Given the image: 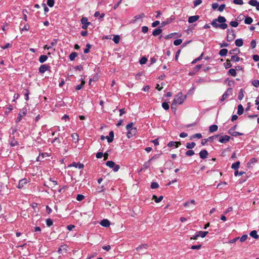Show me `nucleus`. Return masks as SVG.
<instances>
[{"label": "nucleus", "mask_w": 259, "mask_h": 259, "mask_svg": "<svg viewBox=\"0 0 259 259\" xmlns=\"http://www.w3.org/2000/svg\"><path fill=\"white\" fill-rule=\"evenodd\" d=\"M226 21L225 17L219 16L218 18L212 20L211 25L215 28H220L224 30L228 27V25L226 23Z\"/></svg>", "instance_id": "obj_1"}, {"label": "nucleus", "mask_w": 259, "mask_h": 259, "mask_svg": "<svg viewBox=\"0 0 259 259\" xmlns=\"http://www.w3.org/2000/svg\"><path fill=\"white\" fill-rule=\"evenodd\" d=\"M186 98V96L183 95L182 93H179L177 95L175 96L173 102L177 105L182 104Z\"/></svg>", "instance_id": "obj_2"}, {"label": "nucleus", "mask_w": 259, "mask_h": 259, "mask_svg": "<svg viewBox=\"0 0 259 259\" xmlns=\"http://www.w3.org/2000/svg\"><path fill=\"white\" fill-rule=\"evenodd\" d=\"M26 113L27 109L26 108L21 109L18 113V115L16 120V122L17 123L19 122L22 120V118L26 115Z\"/></svg>", "instance_id": "obj_3"}, {"label": "nucleus", "mask_w": 259, "mask_h": 259, "mask_svg": "<svg viewBox=\"0 0 259 259\" xmlns=\"http://www.w3.org/2000/svg\"><path fill=\"white\" fill-rule=\"evenodd\" d=\"M106 164L109 167L113 168L114 172L117 171L120 168L119 165L116 164L115 162L112 161H107Z\"/></svg>", "instance_id": "obj_4"}, {"label": "nucleus", "mask_w": 259, "mask_h": 259, "mask_svg": "<svg viewBox=\"0 0 259 259\" xmlns=\"http://www.w3.org/2000/svg\"><path fill=\"white\" fill-rule=\"evenodd\" d=\"M236 35L233 29L228 30V34L227 36V40L228 41H231L235 39Z\"/></svg>", "instance_id": "obj_5"}, {"label": "nucleus", "mask_w": 259, "mask_h": 259, "mask_svg": "<svg viewBox=\"0 0 259 259\" xmlns=\"http://www.w3.org/2000/svg\"><path fill=\"white\" fill-rule=\"evenodd\" d=\"M81 22L82 24V28L83 29H87V28L91 23L90 22L88 21V18L86 17H83L81 19Z\"/></svg>", "instance_id": "obj_6"}, {"label": "nucleus", "mask_w": 259, "mask_h": 259, "mask_svg": "<svg viewBox=\"0 0 259 259\" xmlns=\"http://www.w3.org/2000/svg\"><path fill=\"white\" fill-rule=\"evenodd\" d=\"M127 137L128 138H131L136 135L137 133V128L134 127V128H131L127 130Z\"/></svg>", "instance_id": "obj_7"}, {"label": "nucleus", "mask_w": 259, "mask_h": 259, "mask_svg": "<svg viewBox=\"0 0 259 259\" xmlns=\"http://www.w3.org/2000/svg\"><path fill=\"white\" fill-rule=\"evenodd\" d=\"M230 139V137L227 135L221 136L219 139V141L221 143H226Z\"/></svg>", "instance_id": "obj_8"}, {"label": "nucleus", "mask_w": 259, "mask_h": 259, "mask_svg": "<svg viewBox=\"0 0 259 259\" xmlns=\"http://www.w3.org/2000/svg\"><path fill=\"white\" fill-rule=\"evenodd\" d=\"M50 68V66L46 64L42 65L39 68V72L41 73H44L46 71L49 70Z\"/></svg>", "instance_id": "obj_9"}, {"label": "nucleus", "mask_w": 259, "mask_h": 259, "mask_svg": "<svg viewBox=\"0 0 259 259\" xmlns=\"http://www.w3.org/2000/svg\"><path fill=\"white\" fill-rule=\"evenodd\" d=\"M68 249V246L66 245H62L60 246V247L58 250V252L59 253H62L64 252H67Z\"/></svg>", "instance_id": "obj_10"}, {"label": "nucleus", "mask_w": 259, "mask_h": 259, "mask_svg": "<svg viewBox=\"0 0 259 259\" xmlns=\"http://www.w3.org/2000/svg\"><path fill=\"white\" fill-rule=\"evenodd\" d=\"M28 182V181L26 179H23L20 180L19 184H18V187L20 189L24 187V186L25 185L27 184Z\"/></svg>", "instance_id": "obj_11"}, {"label": "nucleus", "mask_w": 259, "mask_h": 259, "mask_svg": "<svg viewBox=\"0 0 259 259\" xmlns=\"http://www.w3.org/2000/svg\"><path fill=\"white\" fill-rule=\"evenodd\" d=\"M199 18V16L198 15H195L189 17L188 18V22L189 23H192L197 21Z\"/></svg>", "instance_id": "obj_12"}, {"label": "nucleus", "mask_w": 259, "mask_h": 259, "mask_svg": "<svg viewBox=\"0 0 259 259\" xmlns=\"http://www.w3.org/2000/svg\"><path fill=\"white\" fill-rule=\"evenodd\" d=\"M229 134L230 135H231V136H234V137H237L238 136H240V135H243L242 133L234 131V129H232V128H231L229 130Z\"/></svg>", "instance_id": "obj_13"}, {"label": "nucleus", "mask_w": 259, "mask_h": 259, "mask_svg": "<svg viewBox=\"0 0 259 259\" xmlns=\"http://www.w3.org/2000/svg\"><path fill=\"white\" fill-rule=\"evenodd\" d=\"M208 155V152L206 150H202L199 152V156L201 158L205 159Z\"/></svg>", "instance_id": "obj_14"}, {"label": "nucleus", "mask_w": 259, "mask_h": 259, "mask_svg": "<svg viewBox=\"0 0 259 259\" xmlns=\"http://www.w3.org/2000/svg\"><path fill=\"white\" fill-rule=\"evenodd\" d=\"M114 138V132L110 131L108 136L106 137V139L107 140L108 143H111L113 141Z\"/></svg>", "instance_id": "obj_15"}, {"label": "nucleus", "mask_w": 259, "mask_h": 259, "mask_svg": "<svg viewBox=\"0 0 259 259\" xmlns=\"http://www.w3.org/2000/svg\"><path fill=\"white\" fill-rule=\"evenodd\" d=\"M147 247V244H143L139 246L138 247H137L136 250L139 252L140 253H143L144 251L143 250H146Z\"/></svg>", "instance_id": "obj_16"}, {"label": "nucleus", "mask_w": 259, "mask_h": 259, "mask_svg": "<svg viewBox=\"0 0 259 259\" xmlns=\"http://www.w3.org/2000/svg\"><path fill=\"white\" fill-rule=\"evenodd\" d=\"M100 225L103 227H108L110 226V223L108 220L104 219L101 222Z\"/></svg>", "instance_id": "obj_17"}, {"label": "nucleus", "mask_w": 259, "mask_h": 259, "mask_svg": "<svg viewBox=\"0 0 259 259\" xmlns=\"http://www.w3.org/2000/svg\"><path fill=\"white\" fill-rule=\"evenodd\" d=\"M69 166H73L76 168H78L79 169L83 168L84 167V165L82 163H78L76 162H73L71 164L69 165Z\"/></svg>", "instance_id": "obj_18"}, {"label": "nucleus", "mask_w": 259, "mask_h": 259, "mask_svg": "<svg viewBox=\"0 0 259 259\" xmlns=\"http://www.w3.org/2000/svg\"><path fill=\"white\" fill-rule=\"evenodd\" d=\"M181 145V143L180 142H170L168 144L167 146L169 147H171L173 146H175V147L177 148L179 147V145Z\"/></svg>", "instance_id": "obj_19"}, {"label": "nucleus", "mask_w": 259, "mask_h": 259, "mask_svg": "<svg viewBox=\"0 0 259 259\" xmlns=\"http://www.w3.org/2000/svg\"><path fill=\"white\" fill-rule=\"evenodd\" d=\"M161 32H162V29H160V28H158L155 29L153 31L152 34L154 36H156L159 35Z\"/></svg>", "instance_id": "obj_20"}, {"label": "nucleus", "mask_w": 259, "mask_h": 259, "mask_svg": "<svg viewBox=\"0 0 259 259\" xmlns=\"http://www.w3.org/2000/svg\"><path fill=\"white\" fill-rule=\"evenodd\" d=\"M228 53V50L226 49H222L219 52V55L222 57L226 56Z\"/></svg>", "instance_id": "obj_21"}, {"label": "nucleus", "mask_w": 259, "mask_h": 259, "mask_svg": "<svg viewBox=\"0 0 259 259\" xmlns=\"http://www.w3.org/2000/svg\"><path fill=\"white\" fill-rule=\"evenodd\" d=\"M218 127L217 125L213 124L209 126V131L210 133H213L218 130Z\"/></svg>", "instance_id": "obj_22"}, {"label": "nucleus", "mask_w": 259, "mask_h": 259, "mask_svg": "<svg viewBox=\"0 0 259 259\" xmlns=\"http://www.w3.org/2000/svg\"><path fill=\"white\" fill-rule=\"evenodd\" d=\"M250 235L255 239H257L259 238L258 235L257 234V232L255 230L252 231L250 233Z\"/></svg>", "instance_id": "obj_23"}, {"label": "nucleus", "mask_w": 259, "mask_h": 259, "mask_svg": "<svg viewBox=\"0 0 259 259\" xmlns=\"http://www.w3.org/2000/svg\"><path fill=\"white\" fill-rule=\"evenodd\" d=\"M163 198L162 196H160L158 198L155 195H153L152 196V199L154 200L156 203L160 202L163 199Z\"/></svg>", "instance_id": "obj_24"}, {"label": "nucleus", "mask_w": 259, "mask_h": 259, "mask_svg": "<svg viewBox=\"0 0 259 259\" xmlns=\"http://www.w3.org/2000/svg\"><path fill=\"white\" fill-rule=\"evenodd\" d=\"M244 111V108L242 105L239 104L238 106V111H237V114L239 115L243 114Z\"/></svg>", "instance_id": "obj_25"}, {"label": "nucleus", "mask_w": 259, "mask_h": 259, "mask_svg": "<svg viewBox=\"0 0 259 259\" xmlns=\"http://www.w3.org/2000/svg\"><path fill=\"white\" fill-rule=\"evenodd\" d=\"M94 16L95 17H97L99 16V19L101 20L104 17L105 14H104V13L100 14V12L96 11L94 14Z\"/></svg>", "instance_id": "obj_26"}, {"label": "nucleus", "mask_w": 259, "mask_h": 259, "mask_svg": "<svg viewBox=\"0 0 259 259\" xmlns=\"http://www.w3.org/2000/svg\"><path fill=\"white\" fill-rule=\"evenodd\" d=\"M49 156V154L47 153H41L37 158V161H41L45 157Z\"/></svg>", "instance_id": "obj_27"}, {"label": "nucleus", "mask_w": 259, "mask_h": 259, "mask_svg": "<svg viewBox=\"0 0 259 259\" xmlns=\"http://www.w3.org/2000/svg\"><path fill=\"white\" fill-rule=\"evenodd\" d=\"M243 41L242 39H241V38L237 39L235 40V45L237 47H241L243 45Z\"/></svg>", "instance_id": "obj_28"}, {"label": "nucleus", "mask_w": 259, "mask_h": 259, "mask_svg": "<svg viewBox=\"0 0 259 259\" xmlns=\"http://www.w3.org/2000/svg\"><path fill=\"white\" fill-rule=\"evenodd\" d=\"M240 164V163L239 161H237L232 164V165L231 166V168L232 169H234V170H237V169L239 167Z\"/></svg>", "instance_id": "obj_29"}, {"label": "nucleus", "mask_w": 259, "mask_h": 259, "mask_svg": "<svg viewBox=\"0 0 259 259\" xmlns=\"http://www.w3.org/2000/svg\"><path fill=\"white\" fill-rule=\"evenodd\" d=\"M48 57L46 55H41L39 58V61L40 63H42L47 61Z\"/></svg>", "instance_id": "obj_30"}, {"label": "nucleus", "mask_w": 259, "mask_h": 259, "mask_svg": "<svg viewBox=\"0 0 259 259\" xmlns=\"http://www.w3.org/2000/svg\"><path fill=\"white\" fill-rule=\"evenodd\" d=\"M197 233L199 235V237L201 236L202 238L205 237L208 234L207 231H198Z\"/></svg>", "instance_id": "obj_31"}, {"label": "nucleus", "mask_w": 259, "mask_h": 259, "mask_svg": "<svg viewBox=\"0 0 259 259\" xmlns=\"http://www.w3.org/2000/svg\"><path fill=\"white\" fill-rule=\"evenodd\" d=\"M196 144L194 142L188 143L186 144V148L187 149H192L195 146Z\"/></svg>", "instance_id": "obj_32"}, {"label": "nucleus", "mask_w": 259, "mask_h": 259, "mask_svg": "<svg viewBox=\"0 0 259 259\" xmlns=\"http://www.w3.org/2000/svg\"><path fill=\"white\" fill-rule=\"evenodd\" d=\"M253 21L252 18L247 17L244 20V23L246 24H250Z\"/></svg>", "instance_id": "obj_33"}, {"label": "nucleus", "mask_w": 259, "mask_h": 259, "mask_svg": "<svg viewBox=\"0 0 259 259\" xmlns=\"http://www.w3.org/2000/svg\"><path fill=\"white\" fill-rule=\"evenodd\" d=\"M228 73L234 77L236 76L237 75L236 70L233 68L229 69Z\"/></svg>", "instance_id": "obj_34"}, {"label": "nucleus", "mask_w": 259, "mask_h": 259, "mask_svg": "<svg viewBox=\"0 0 259 259\" xmlns=\"http://www.w3.org/2000/svg\"><path fill=\"white\" fill-rule=\"evenodd\" d=\"M77 54L76 52L72 53L69 55V59L71 61H73L77 57Z\"/></svg>", "instance_id": "obj_35"}, {"label": "nucleus", "mask_w": 259, "mask_h": 259, "mask_svg": "<svg viewBox=\"0 0 259 259\" xmlns=\"http://www.w3.org/2000/svg\"><path fill=\"white\" fill-rule=\"evenodd\" d=\"M240 60V58L236 55H232L231 57V61H232L238 62Z\"/></svg>", "instance_id": "obj_36"}, {"label": "nucleus", "mask_w": 259, "mask_h": 259, "mask_svg": "<svg viewBox=\"0 0 259 259\" xmlns=\"http://www.w3.org/2000/svg\"><path fill=\"white\" fill-rule=\"evenodd\" d=\"M71 137L75 142H77L78 141V135L77 134L74 133L72 134Z\"/></svg>", "instance_id": "obj_37"}, {"label": "nucleus", "mask_w": 259, "mask_h": 259, "mask_svg": "<svg viewBox=\"0 0 259 259\" xmlns=\"http://www.w3.org/2000/svg\"><path fill=\"white\" fill-rule=\"evenodd\" d=\"M84 83H85V81L84 80H82L81 84H78L75 87V89L76 90H80V89H81L82 88Z\"/></svg>", "instance_id": "obj_38"}, {"label": "nucleus", "mask_w": 259, "mask_h": 259, "mask_svg": "<svg viewBox=\"0 0 259 259\" xmlns=\"http://www.w3.org/2000/svg\"><path fill=\"white\" fill-rule=\"evenodd\" d=\"M14 136L13 137V139H14ZM10 145L12 147H14V146H15L17 145H18V143L17 141H16L15 139H13L11 141L10 143Z\"/></svg>", "instance_id": "obj_39"}, {"label": "nucleus", "mask_w": 259, "mask_h": 259, "mask_svg": "<svg viewBox=\"0 0 259 259\" xmlns=\"http://www.w3.org/2000/svg\"><path fill=\"white\" fill-rule=\"evenodd\" d=\"M201 138H202L201 134L198 133V134H195L192 135L191 137V139H194V138L200 139Z\"/></svg>", "instance_id": "obj_40"}, {"label": "nucleus", "mask_w": 259, "mask_h": 259, "mask_svg": "<svg viewBox=\"0 0 259 259\" xmlns=\"http://www.w3.org/2000/svg\"><path fill=\"white\" fill-rule=\"evenodd\" d=\"M162 107L166 110H168L169 108V105L167 102H163L162 104Z\"/></svg>", "instance_id": "obj_41"}, {"label": "nucleus", "mask_w": 259, "mask_h": 259, "mask_svg": "<svg viewBox=\"0 0 259 259\" xmlns=\"http://www.w3.org/2000/svg\"><path fill=\"white\" fill-rule=\"evenodd\" d=\"M91 48V45L88 44L86 46V48L84 50V53L87 54L90 52V50Z\"/></svg>", "instance_id": "obj_42"}, {"label": "nucleus", "mask_w": 259, "mask_h": 259, "mask_svg": "<svg viewBox=\"0 0 259 259\" xmlns=\"http://www.w3.org/2000/svg\"><path fill=\"white\" fill-rule=\"evenodd\" d=\"M53 220L51 219H48L46 220V224L48 227H50L53 225Z\"/></svg>", "instance_id": "obj_43"}, {"label": "nucleus", "mask_w": 259, "mask_h": 259, "mask_svg": "<svg viewBox=\"0 0 259 259\" xmlns=\"http://www.w3.org/2000/svg\"><path fill=\"white\" fill-rule=\"evenodd\" d=\"M145 14L144 13H141L139 15H136L135 16V19L136 20H138L139 19L143 18L145 17Z\"/></svg>", "instance_id": "obj_44"}, {"label": "nucleus", "mask_w": 259, "mask_h": 259, "mask_svg": "<svg viewBox=\"0 0 259 259\" xmlns=\"http://www.w3.org/2000/svg\"><path fill=\"white\" fill-rule=\"evenodd\" d=\"M243 97H244V94H243V90L241 89L239 93L238 99L240 100H241L243 99Z\"/></svg>", "instance_id": "obj_45"}, {"label": "nucleus", "mask_w": 259, "mask_h": 259, "mask_svg": "<svg viewBox=\"0 0 259 259\" xmlns=\"http://www.w3.org/2000/svg\"><path fill=\"white\" fill-rule=\"evenodd\" d=\"M159 187V185L156 182H152L151 184V188L152 189H156Z\"/></svg>", "instance_id": "obj_46"}, {"label": "nucleus", "mask_w": 259, "mask_h": 259, "mask_svg": "<svg viewBox=\"0 0 259 259\" xmlns=\"http://www.w3.org/2000/svg\"><path fill=\"white\" fill-rule=\"evenodd\" d=\"M182 42V39H177L175 40L174 41V44L175 46H179L180 44H181Z\"/></svg>", "instance_id": "obj_47"}, {"label": "nucleus", "mask_w": 259, "mask_h": 259, "mask_svg": "<svg viewBox=\"0 0 259 259\" xmlns=\"http://www.w3.org/2000/svg\"><path fill=\"white\" fill-rule=\"evenodd\" d=\"M257 3V1L256 0H250L249 1L248 4L251 6L255 7Z\"/></svg>", "instance_id": "obj_48"}, {"label": "nucleus", "mask_w": 259, "mask_h": 259, "mask_svg": "<svg viewBox=\"0 0 259 259\" xmlns=\"http://www.w3.org/2000/svg\"><path fill=\"white\" fill-rule=\"evenodd\" d=\"M194 154V151H193L192 150H189L186 153V155L188 156H191L193 155Z\"/></svg>", "instance_id": "obj_49"}, {"label": "nucleus", "mask_w": 259, "mask_h": 259, "mask_svg": "<svg viewBox=\"0 0 259 259\" xmlns=\"http://www.w3.org/2000/svg\"><path fill=\"white\" fill-rule=\"evenodd\" d=\"M252 83L254 87H258L259 86V80L257 79L253 80Z\"/></svg>", "instance_id": "obj_50"}, {"label": "nucleus", "mask_w": 259, "mask_h": 259, "mask_svg": "<svg viewBox=\"0 0 259 259\" xmlns=\"http://www.w3.org/2000/svg\"><path fill=\"white\" fill-rule=\"evenodd\" d=\"M84 198V196L81 194H78L76 197V200L80 201Z\"/></svg>", "instance_id": "obj_51"}, {"label": "nucleus", "mask_w": 259, "mask_h": 259, "mask_svg": "<svg viewBox=\"0 0 259 259\" xmlns=\"http://www.w3.org/2000/svg\"><path fill=\"white\" fill-rule=\"evenodd\" d=\"M248 236L247 235H243L241 237L239 238V240L241 242H243L246 240Z\"/></svg>", "instance_id": "obj_52"}, {"label": "nucleus", "mask_w": 259, "mask_h": 259, "mask_svg": "<svg viewBox=\"0 0 259 259\" xmlns=\"http://www.w3.org/2000/svg\"><path fill=\"white\" fill-rule=\"evenodd\" d=\"M202 56H203V54H202L199 57H198V58H196L195 59H194L192 62V64H195L196 63L197 61L200 60L201 59H202Z\"/></svg>", "instance_id": "obj_53"}, {"label": "nucleus", "mask_w": 259, "mask_h": 259, "mask_svg": "<svg viewBox=\"0 0 259 259\" xmlns=\"http://www.w3.org/2000/svg\"><path fill=\"white\" fill-rule=\"evenodd\" d=\"M147 61V58L146 57H143L140 60L139 62L141 64H144L146 63Z\"/></svg>", "instance_id": "obj_54"}, {"label": "nucleus", "mask_w": 259, "mask_h": 259, "mask_svg": "<svg viewBox=\"0 0 259 259\" xmlns=\"http://www.w3.org/2000/svg\"><path fill=\"white\" fill-rule=\"evenodd\" d=\"M239 52H240L239 50L238 49L236 48L233 50L230 51L229 53H230V54L234 55L237 53H239Z\"/></svg>", "instance_id": "obj_55"}, {"label": "nucleus", "mask_w": 259, "mask_h": 259, "mask_svg": "<svg viewBox=\"0 0 259 259\" xmlns=\"http://www.w3.org/2000/svg\"><path fill=\"white\" fill-rule=\"evenodd\" d=\"M21 31H27L29 29V26L28 24H26L23 27L21 28Z\"/></svg>", "instance_id": "obj_56"}, {"label": "nucleus", "mask_w": 259, "mask_h": 259, "mask_svg": "<svg viewBox=\"0 0 259 259\" xmlns=\"http://www.w3.org/2000/svg\"><path fill=\"white\" fill-rule=\"evenodd\" d=\"M120 37L118 35H116L114 37L113 40L115 44H118L119 42Z\"/></svg>", "instance_id": "obj_57"}, {"label": "nucleus", "mask_w": 259, "mask_h": 259, "mask_svg": "<svg viewBox=\"0 0 259 259\" xmlns=\"http://www.w3.org/2000/svg\"><path fill=\"white\" fill-rule=\"evenodd\" d=\"M47 5L49 7H52L54 5V0H48L47 1Z\"/></svg>", "instance_id": "obj_58"}, {"label": "nucleus", "mask_w": 259, "mask_h": 259, "mask_svg": "<svg viewBox=\"0 0 259 259\" xmlns=\"http://www.w3.org/2000/svg\"><path fill=\"white\" fill-rule=\"evenodd\" d=\"M133 125H134L133 122H131L130 123L127 124L126 126V130H128L131 128H134V127H133Z\"/></svg>", "instance_id": "obj_59"}, {"label": "nucleus", "mask_w": 259, "mask_h": 259, "mask_svg": "<svg viewBox=\"0 0 259 259\" xmlns=\"http://www.w3.org/2000/svg\"><path fill=\"white\" fill-rule=\"evenodd\" d=\"M159 154H155L151 158H150L148 161V163H150L151 161L153 159H156L159 158Z\"/></svg>", "instance_id": "obj_60"}, {"label": "nucleus", "mask_w": 259, "mask_h": 259, "mask_svg": "<svg viewBox=\"0 0 259 259\" xmlns=\"http://www.w3.org/2000/svg\"><path fill=\"white\" fill-rule=\"evenodd\" d=\"M230 24L233 27H236L238 25V23L237 21H231Z\"/></svg>", "instance_id": "obj_61"}, {"label": "nucleus", "mask_w": 259, "mask_h": 259, "mask_svg": "<svg viewBox=\"0 0 259 259\" xmlns=\"http://www.w3.org/2000/svg\"><path fill=\"white\" fill-rule=\"evenodd\" d=\"M202 3L201 0H196L194 2V7H197Z\"/></svg>", "instance_id": "obj_62"}, {"label": "nucleus", "mask_w": 259, "mask_h": 259, "mask_svg": "<svg viewBox=\"0 0 259 259\" xmlns=\"http://www.w3.org/2000/svg\"><path fill=\"white\" fill-rule=\"evenodd\" d=\"M225 7H226V5L225 4H222L219 7L218 10L220 12H223L224 11V9L225 8Z\"/></svg>", "instance_id": "obj_63"}, {"label": "nucleus", "mask_w": 259, "mask_h": 259, "mask_svg": "<svg viewBox=\"0 0 259 259\" xmlns=\"http://www.w3.org/2000/svg\"><path fill=\"white\" fill-rule=\"evenodd\" d=\"M252 58L255 62H257L259 61V56L258 55H253Z\"/></svg>", "instance_id": "obj_64"}]
</instances>
